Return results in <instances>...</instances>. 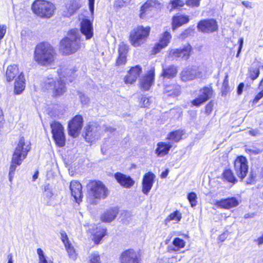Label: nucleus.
<instances>
[{"label": "nucleus", "instance_id": "obj_58", "mask_svg": "<svg viewBox=\"0 0 263 263\" xmlns=\"http://www.w3.org/2000/svg\"><path fill=\"white\" fill-rule=\"evenodd\" d=\"M255 179V176H254L252 173H251L249 177L246 180V183L252 184L254 182Z\"/></svg>", "mask_w": 263, "mask_h": 263}, {"label": "nucleus", "instance_id": "obj_49", "mask_svg": "<svg viewBox=\"0 0 263 263\" xmlns=\"http://www.w3.org/2000/svg\"><path fill=\"white\" fill-rule=\"evenodd\" d=\"M61 239L63 242L64 243L65 247L67 246V245H70L68 238L66 233L64 232H62L61 233Z\"/></svg>", "mask_w": 263, "mask_h": 263}, {"label": "nucleus", "instance_id": "obj_6", "mask_svg": "<svg viewBox=\"0 0 263 263\" xmlns=\"http://www.w3.org/2000/svg\"><path fill=\"white\" fill-rule=\"evenodd\" d=\"M31 8L33 13L39 17L49 18L53 15L55 6L52 3L45 0H35L32 4Z\"/></svg>", "mask_w": 263, "mask_h": 263}, {"label": "nucleus", "instance_id": "obj_12", "mask_svg": "<svg viewBox=\"0 0 263 263\" xmlns=\"http://www.w3.org/2000/svg\"><path fill=\"white\" fill-rule=\"evenodd\" d=\"M197 27L199 31L204 33H210L217 30L218 24L214 19H204L199 22Z\"/></svg>", "mask_w": 263, "mask_h": 263}, {"label": "nucleus", "instance_id": "obj_44", "mask_svg": "<svg viewBox=\"0 0 263 263\" xmlns=\"http://www.w3.org/2000/svg\"><path fill=\"white\" fill-rule=\"evenodd\" d=\"M44 195L47 198H51L53 195L51 186L49 184H47L44 186Z\"/></svg>", "mask_w": 263, "mask_h": 263}, {"label": "nucleus", "instance_id": "obj_14", "mask_svg": "<svg viewBox=\"0 0 263 263\" xmlns=\"http://www.w3.org/2000/svg\"><path fill=\"white\" fill-rule=\"evenodd\" d=\"M121 263H141V258L138 253L133 249L123 251L120 257Z\"/></svg>", "mask_w": 263, "mask_h": 263}, {"label": "nucleus", "instance_id": "obj_25", "mask_svg": "<svg viewBox=\"0 0 263 263\" xmlns=\"http://www.w3.org/2000/svg\"><path fill=\"white\" fill-rule=\"evenodd\" d=\"M128 49V46L123 43L119 45L118 48L119 56L116 62L117 65L120 66L125 64Z\"/></svg>", "mask_w": 263, "mask_h": 263}, {"label": "nucleus", "instance_id": "obj_42", "mask_svg": "<svg viewBox=\"0 0 263 263\" xmlns=\"http://www.w3.org/2000/svg\"><path fill=\"white\" fill-rule=\"evenodd\" d=\"M65 248L69 257L74 260H76L77 259V255L76 253L75 250L71 245L70 244L67 245V246H65Z\"/></svg>", "mask_w": 263, "mask_h": 263}, {"label": "nucleus", "instance_id": "obj_38", "mask_svg": "<svg viewBox=\"0 0 263 263\" xmlns=\"http://www.w3.org/2000/svg\"><path fill=\"white\" fill-rule=\"evenodd\" d=\"M223 176L224 179L229 182L234 184L237 181V179L231 170H226L223 174Z\"/></svg>", "mask_w": 263, "mask_h": 263}, {"label": "nucleus", "instance_id": "obj_60", "mask_svg": "<svg viewBox=\"0 0 263 263\" xmlns=\"http://www.w3.org/2000/svg\"><path fill=\"white\" fill-rule=\"evenodd\" d=\"M263 97V90L259 92L255 97L254 99V102H258L261 98Z\"/></svg>", "mask_w": 263, "mask_h": 263}, {"label": "nucleus", "instance_id": "obj_3", "mask_svg": "<svg viewBox=\"0 0 263 263\" xmlns=\"http://www.w3.org/2000/svg\"><path fill=\"white\" fill-rule=\"evenodd\" d=\"M82 46L81 36L77 29L71 30L67 36L60 42V51L65 55H70L76 52Z\"/></svg>", "mask_w": 263, "mask_h": 263}, {"label": "nucleus", "instance_id": "obj_23", "mask_svg": "<svg viewBox=\"0 0 263 263\" xmlns=\"http://www.w3.org/2000/svg\"><path fill=\"white\" fill-rule=\"evenodd\" d=\"M172 37L171 34L168 32H165L160 37V42L154 47V52L157 53L163 48L166 47L170 42Z\"/></svg>", "mask_w": 263, "mask_h": 263}, {"label": "nucleus", "instance_id": "obj_11", "mask_svg": "<svg viewBox=\"0 0 263 263\" xmlns=\"http://www.w3.org/2000/svg\"><path fill=\"white\" fill-rule=\"evenodd\" d=\"M234 170L236 174L241 181L248 173V161L246 157L239 156L234 161Z\"/></svg>", "mask_w": 263, "mask_h": 263}, {"label": "nucleus", "instance_id": "obj_16", "mask_svg": "<svg viewBox=\"0 0 263 263\" xmlns=\"http://www.w3.org/2000/svg\"><path fill=\"white\" fill-rule=\"evenodd\" d=\"M192 48L187 44L182 48L172 49L170 51L169 55L174 58H180L185 60H187L191 54Z\"/></svg>", "mask_w": 263, "mask_h": 263}, {"label": "nucleus", "instance_id": "obj_9", "mask_svg": "<svg viewBox=\"0 0 263 263\" xmlns=\"http://www.w3.org/2000/svg\"><path fill=\"white\" fill-rule=\"evenodd\" d=\"M103 135L101 126L93 123L85 127V138L88 142H92L99 139Z\"/></svg>", "mask_w": 263, "mask_h": 263}, {"label": "nucleus", "instance_id": "obj_30", "mask_svg": "<svg viewBox=\"0 0 263 263\" xmlns=\"http://www.w3.org/2000/svg\"><path fill=\"white\" fill-rule=\"evenodd\" d=\"M185 245L184 240L176 237L173 241V244L168 245L167 247V252L172 253L179 251L180 249L183 248Z\"/></svg>", "mask_w": 263, "mask_h": 263}, {"label": "nucleus", "instance_id": "obj_32", "mask_svg": "<svg viewBox=\"0 0 263 263\" xmlns=\"http://www.w3.org/2000/svg\"><path fill=\"white\" fill-rule=\"evenodd\" d=\"M189 18L188 16L184 15H176L173 17L172 28L173 30L180 27L184 24L188 23Z\"/></svg>", "mask_w": 263, "mask_h": 263}, {"label": "nucleus", "instance_id": "obj_54", "mask_svg": "<svg viewBox=\"0 0 263 263\" xmlns=\"http://www.w3.org/2000/svg\"><path fill=\"white\" fill-rule=\"evenodd\" d=\"M79 97L81 103L83 104H86L89 101V98L82 93H79Z\"/></svg>", "mask_w": 263, "mask_h": 263}, {"label": "nucleus", "instance_id": "obj_5", "mask_svg": "<svg viewBox=\"0 0 263 263\" xmlns=\"http://www.w3.org/2000/svg\"><path fill=\"white\" fill-rule=\"evenodd\" d=\"M87 201L91 204H96V199L105 198L108 190L101 181H92L87 184Z\"/></svg>", "mask_w": 263, "mask_h": 263}, {"label": "nucleus", "instance_id": "obj_8", "mask_svg": "<svg viewBox=\"0 0 263 263\" xmlns=\"http://www.w3.org/2000/svg\"><path fill=\"white\" fill-rule=\"evenodd\" d=\"M161 4L157 0H147L140 8L139 17L147 20L153 16L154 13L160 9Z\"/></svg>", "mask_w": 263, "mask_h": 263}, {"label": "nucleus", "instance_id": "obj_22", "mask_svg": "<svg viewBox=\"0 0 263 263\" xmlns=\"http://www.w3.org/2000/svg\"><path fill=\"white\" fill-rule=\"evenodd\" d=\"M115 177L118 182L122 186L126 188H130L135 183V181L129 176H127L121 173H117Z\"/></svg>", "mask_w": 263, "mask_h": 263}, {"label": "nucleus", "instance_id": "obj_39", "mask_svg": "<svg viewBox=\"0 0 263 263\" xmlns=\"http://www.w3.org/2000/svg\"><path fill=\"white\" fill-rule=\"evenodd\" d=\"M181 214L178 211H176L170 214L166 218L165 221L166 222H170L171 220H174L178 222L181 220Z\"/></svg>", "mask_w": 263, "mask_h": 263}, {"label": "nucleus", "instance_id": "obj_29", "mask_svg": "<svg viewBox=\"0 0 263 263\" xmlns=\"http://www.w3.org/2000/svg\"><path fill=\"white\" fill-rule=\"evenodd\" d=\"M177 73V68L175 65L162 66L161 76H162L163 78L172 79L176 76Z\"/></svg>", "mask_w": 263, "mask_h": 263}, {"label": "nucleus", "instance_id": "obj_50", "mask_svg": "<svg viewBox=\"0 0 263 263\" xmlns=\"http://www.w3.org/2000/svg\"><path fill=\"white\" fill-rule=\"evenodd\" d=\"M259 74V70L258 68H255L250 71V77L252 80L256 79Z\"/></svg>", "mask_w": 263, "mask_h": 263}, {"label": "nucleus", "instance_id": "obj_36", "mask_svg": "<svg viewBox=\"0 0 263 263\" xmlns=\"http://www.w3.org/2000/svg\"><path fill=\"white\" fill-rule=\"evenodd\" d=\"M183 135L182 130H177L170 133L167 136L166 139L172 142H178L182 138Z\"/></svg>", "mask_w": 263, "mask_h": 263}, {"label": "nucleus", "instance_id": "obj_63", "mask_svg": "<svg viewBox=\"0 0 263 263\" xmlns=\"http://www.w3.org/2000/svg\"><path fill=\"white\" fill-rule=\"evenodd\" d=\"M241 3L246 8L251 9L253 7L252 3L249 1H242Z\"/></svg>", "mask_w": 263, "mask_h": 263}, {"label": "nucleus", "instance_id": "obj_52", "mask_svg": "<svg viewBox=\"0 0 263 263\" xmlns=\"http://www.w3.org/2000/svg\"><path fill=\"white\" fill-rule=\"evenodd\" d=\"M7 26L5 25H0V41L4 37L6 32Z\"/></svg>", "mask_w": 263, "mask_h": 263}, {"label": "nucleus", "instance_id": "obj_17", "mask_svg": "<svg viewBox=\"0 0 263 263\" xmlns=\"http://www.w3.org/2000/svg\"><path fill=\"white\" fill-rule=\"evenodd\" d=\"M213 94V90L209 87H204L200 90V95L199 97L192 102L193 105L199 106L206 102L208 100L211 98Z\"/></svg>", "mask_w": 263, "mask_h": 263}, {"label": "nucleus", "instance_id": "obj_7", "mask_svg": "<svg viewBox=\"0 0 263 263\" xmlns=\"http://www.w3.org/2000/svg\"><path fill=\"white\" fill-rule=\"evenodd\" d=\"M150 27L139 26L134 29L130 33L131 44L135 47H138L143 44L146 40L150 32Z\"/></svg>", "mask_w": 263, "mask_h": 263}, {"label": "nucleus", "instance_id": "obj_64", "mask_svg": "<svg viewBox=\"0 0 263 263\" xmlns=\"http://www.w3.org/2000/svg\"><path fill=\"white\" fill-rule=\"evenodd\" d=\"M168 174V170H166L164 172H162L161 174V177L162 178H164L167 177Z\"/></svg>", "mask_w": 263, "mask_h": 263}, {"label": "nucleus", "instance_id": "obj_27", "mask_svg": "<svg viewBox=\"0 0 263 263\" xmlns=\"http://www.w3.org/2000/svg\"><path fill=\"white\" fill-rule=\"evenodd\" d=\"M215 204L221 208L230 209L237 206L238 204V201L236 198L232 197L217 201Z\"/></svg>", "mask_w": 263, "mask_h": 263}, {"label": "nucleus", "instance_id": "obj_37", "mask_svg": "<svg viewBox=\"0 0 263 263\" xmlns=\"http://www.w3.org/2000/svg\"><path fill=\"white\" fill-rule=\"evenodd\" d=\"M106 230L103 228H97V231L93 234V240L96 244H98L102 238L105 235Z\"/></svg>", "mask_w": 263, "mask_h": 263}, {"label": "nucleus", "instance_id": "obj_46", "mask_svg": "<svg viewBox=\"0 0 263 263\" xmlns=\"http://www.w3.org/2000/svg\"><path fill=\"white\" fill-rule=\"evenodd\" d=\"M228 75L225 77L222 86V95H226L229 91V81L228 79Z\"/></svg>", "mask_w": 263, "mask_h": 263}, {"label": "nucleus", "instance_id": "obj_33", "mask_svg": "<svg viewBox=\"0 0 263 263\" xmlns=\"http://www.w3.org/2000/svg\"><path fill=\"white\" fill-rule=\"evenodd\" d=\"M20 73L19 69L16 65L13 64L8 66L6 71V78L8 82H11L17 74Z\"/></svg>", "mask_w": 263, "mask_h": 263}, {"label": "nucleus", "instance_id": "obj_35", "mask_svg": "<svg viewBox=\"0 0 263 263\" xmlns=\"http://www.w3.org/2000/svg\"><path fill=\"white\" fill-rule=\"evenodd\" d=\"M80 6L78 2L77 1L72 0L69 1L66 5V9L67 12L66 13L65 15L68 17L71 16L80 8Z\"/></svg>", "mask_w": 263, "mask_h": 263}, {"label": "nucleus", "instance_id": "obj_40", "mask_svg": "<svg viewBox=\"0 0 263 263\" xmlns=\"http://www.w3.org/2000/svg\"><path fill=\"white\" fill-rule=\"evenodd\" d=\"M88 263H101L100 255L97 252L91 253L88 257Z\"/></svg>", "mask_w": 263, "mask_h": 263}, {"label": "nucleus", "instance_id": "obj_4", "mask_svg": "<svg viewBox=\"0 0 263 263\" xmlns=\"http://www.w3.org/2000/svg\"><path fill=\"white\" fill-rule=\"evenodd\" d=\"M56 55L53 47L47 43L38 44L34 51V60L42 66H49L54 61Z\"/></svg>", "mask_w": 263, "mask_h": 263}, {"label": "nucleus", "instance_id": "obj_47", "mask_svg": "<svg viewBox=\"0 0 263 263\" xmlns=\"http://www.w3.org/2000/svg\"><path fill=\"white\" fill-rule=\"evenodd\" d=\"M130 0H115L114 6L116 8H122L129 3Z\"/></svg>", "mask_w": 263, "mask_h": 263}, {"label": "nucleus", "instance_id": "obj_20", "mask_svg": "<svg viewBox=\"0 0 263 263\" xmlns=\"http://www.w3.org/2000/svg\"><path fill=\"white\" fill-rule=\"evenodd\" d=\"M155 175L154 174L148 172L144 176L142 181V192L147 195L151 190L153 183Z\"/></svg>", "mask_w": 263, "mask_h": 263}, {"label": "nucleus", "instance_id": "obj_55", "mask_svg": "<svg viewBox=\"0 0 263 263\" xmlns=\"http://www.w3.org/2000/svg\"><path fill=\"white\" fill-rule=\"evenodd\" d=\"M213 104L212 102L209 103L205 106V113L209 115L213 110Z\"/></svg>", "mask_w": 263, "mask_h": 263}, {"label": "nucleus", "instance_id": "obj_57", "mask_svg": "<svg viewBox=\"0 0 263 263\" xmlns=\"http://www.w3.org/2000/svg\"><path fill=\"white\" fill-rule=\"evenodd\" d=\"M101 128L103 130V133L104 132H110L112 133L115 131V129L111 127H108L105 125H104L103 126H101Z\"/></svg>", "mask_w": 263, "mask_h": 263}, {"label": "nucleus", "instance_id": "obj_31", "mask_svg": "<svg viewBox=\"0 0 263 263\" xmlns=\"http://www.w3.org/2000/svg\"><path fill=\"white\" fill-rule=\"evenodd\" d=\"M119 213L117 208H111L105 212L101 216V220L105 222H110L115 219Z\"/></svg>", "mask_w": 263, "mask_h": 263}, {"label": "nucleus", "instance_id": "obj_53", "mask_svg": "<svg viewBox=\"0 0 263 263\" xmlns=\"http://www.w3.org/2000/svg\"><path fill=\"white\" fill-rule=\"evenodd\" d=\"M193 30L191 28H188L186 30H185L181 34H180V37L182 39H185L186 37L189 35L191 34Z\"/></svg>", "mask_w": 263, "mask_h": 263}, {"label": "nucleus", "instance_id": "obj_18", "mask_svg": "<svg viewBox=\"0 0 263 263\" xmlns=\"http://www.w3.org/2000/svg\"><path fill=\"white\" fill-rule=\"evenodd\" d=\"M80 31L85 36L86 40L90 39L93 35V30L91 22L87 19L83 20L81 23Z\"/></svg>", "mask_w": 263, "mask_h": 263}, {"label": "nucleus", "instance_id": "obj_10", "mask_svg": "<svg viewBox=\"0 0 263 263\" xmlns=\"http://www.w3.org/2000/svg\"><path fill=\"white\" fill-rule=\"evenodd\" d=\"M53 138L56 144L60 147L65 144V137L64 127L59 122L54 121L50 124Z\"/></svg>", "mask_w": 263, "mask_h": 263}, {"label": "nucleus", "instance_id": "obj_59", "mask_svg": "<svg viewBox=\"0 0 263 263\" xmlns=\"http://www.w3.org/2000/svg\"><path fill=\"white\" fill-rule=\"evenodd\" d=\"M238 42H239V46L238 52H237V55H236L237 57H238L239 54H240V53L241 52V49H242V47L243 43V38H240Z\"/></svg>", "mask_w": 263, "mask_h": 263}, {"label": "nucleus", "instance_id": "obj_51", "mask_svg": "<svg viewBox=\"0 0 263 263\" xmlns=\"http://www.w3.org/2000/svg\"><path fill=\"white\" fill-rule=\"evenodd\" d=\"M246 151L247 153L251 154V155H257L261 153L262 151L259 149L253 148H246Z\"/></svg>", "mask_w": 263, "mask_h": 263}, {"label": "nucleus", "instance_id": "obj_45", "mask_svg": "<svg viewBox=\"0 0 263 263\" xmlns=\"http://www.w3.org/2000/svg\"><path fill=\"white\" fill-rule=\"evenodd\" d=\"M187 199L190 201L192 207L195 206L197 204V195L194 192H191L187 195Z\"/></svg>", "mask_w": 263, "mask_h": 263}, {"label": "nucleus", "instance_id": "obj_19", "mask_svg": "<svg viewBox=\"0 0 263 263\" xmlns=\"http://www.w3.org/2000/svg\"><path fill=\"white\" fill-rule=\"evenodd\" d=\"M82 188L81 184L78 181L73 180L71 182L70 189L71 195L78 203L81 201L82 197Z\"/></svg>", "mask_w": 263, "mask_h": 263}, {"label": "nucleus", "instance_id": "obj_1", "mask_svg": "<svg viewBox=\"0 0 263 263\" xmlns=\"http://www.w3.org/2000/svg\"><path fill=\"white\" fill-rule=\"evenodd\" d=\"M76 72V70L71 68H68L65 67L60 68L58 70V73L59 76L60 80L56 81L53 78H48L44 82V87L47 90L52 91L53 94L54 96H59L63 95L66 90L64 78L68 80L69 81H72L70 77Z\"/></svg>", "mask_w": 263, "mask_h": 263}, {"label": "nucleus", "instance_id": "obj_13", "mask_svg": "<svg viewBox=\"0 0 263 263\" xmlns=\"http://www.w3.org/2000/svg\"><path fill=\"white\" fill-rule=\"evenodd\" d=\"M83 118L77 115L68 123L69 135L73 137H77L79 135L83 126Z\"/></svg>", "mask_w": 263, "mask_h": 263}, {"label": "nucleus", "instance_id": "obj_43", "mask_svg": "<svg viewBox=\"0 0 263 263\" xmlns=\"http://www.w3.org/2000/svg\"><path fill=\"white\" fill-rule=\"evenodd\" d=\"M184 5V3L181 0H173L169 4V6L171 7V10L183 7Z\"/></svg>", "mask_w": 263, "mask_h": 263}, {"label": "nucleus", "instance_id": "obj_21", "mask_svg": "<svg viewBox=\"0 0 263 263\" xmlns=\"http://www.w3.org/2000/svg\"><path fill=\"white\" fill-rule=\"evenodd\" d=\"M155 76V69L152 68L140 80L141 87L145 90H148L154 83Z\"/></svg>", "mask_w": 263, "mask_h": 263}, {"label": "nucleus", "instance_id": "obj_34", "mask_svg": "<svg viewBox=\"0 0 263 263\" xmlns=\"http://www.w3.org/2000/svg\"><path fill=\"white\" fill-rule=\"evenodd\" d=\"M164 90L168 96L176 97L179 94L180 87L177 84L173 83L165 86Z\"/></svg>", "mask_w": 263, "mask_h": 263}, {"label": "nucleus", "instance_id": "obj_48", "mask_svg": "<svg viewBox=\"0 0 263 263\" xmlns=\"http://www.w3.org/2000/svg\"><path fill=\"white\" fill-rule=\"evenodd\" d=\"M201 0H186L185 4L190 7H199Z\"/></svg>", "mask_w": 263, "mask_h": 263}, {"label": "nucleus", "instance_id": "obj_61", "mask_svg": "<svg viewBox=\"0 0 263 263\" xmlns=\"http://www.w3.org/2000/svg\"><path fill=\"white\" fill-rule=\"evenodd\" d=\"M244 87V84L243 83H241L239 84L237 87V94L238 95H240L242 92Z\"/></svg>", "mask_w": 263, "mask_h": 263}, {"label": "nucleus", "instance_id": "obj_62", "mask_svg": "<svg viewBox=\"0 0 263 263\" xmlns=\"http://www.w3.org/2000/svg\"><path fill=\"white\" fill-rule=\"evenodd\" d=\"M94 3L95 0H88L89 8L91 13H93L94 10Z\"/></svg>", "mask_w": 263, "mask_h": 263}, {"label": "nucleus", "instance_id": "obj_2", "mask_svg": "<svg viewBox=\"0 0 263 263\" xmlns=\"http://www.w3.org/2000/svg\"><path fill=\"white\" fill-rule=\"evenodd\" d=\"M30 149V143L26 142L24 138H21L12 156L9 173V179L12 181L14 172L17 166L21 164L22 161L26 157Z\"/></svg>", "mask_w": 263, "mask_h": 263}, {"label": "nucleus", "instance_id": "obj_28", "mask_svg": "<svg viewBox=\"0 0 263 263\" xmlns=\"http://www.w3.org/2000/svg\"><path fill=\"white\" fill-rule=\"evenodd\" d=\"M25 88V79L23 72H21L15 80L14 92L20 95L22 93Z\"/></svg>", "mask_w": 263, "mask_h": 263}, {"label": "nucleus", "instance_id": "obj_56", "mask_svg": "<svg viewBox=\"0 0 263 263\" xmlns=\"http://www.w3.org/2000/svg\"><path fill=\"white\" fill-rule=\"evenodd\" d=\"M141 102L142 103V106L147 107L149 105V99L146 97H142L141 98Z\"/></svg>", "mask_w": 263, "mask_h": 263}, {"label": "nucleus", "instance_id": "obj_24", "mask_svg": "<svg viewBox=\"0 0 263 263\" xmlns=\"http://www.w3.org/2000/svg\"><path fill=\"white\" fill-rule=\"evenodd\" d=\"M172 146L173 144L171 142L168 143L164 142H158L155 149V153L158 157H163L168 153Z\"/></svg>", "mask_w": 263, "mask_h": 263}, {"label": "nucleus", "instance_id": "obj_15", "mask_svg": "<svg viewBox=\"0 0 263 263\" xmlns=\"http://www.w3.org/2000/svg\"><path fill=\"white\" fill-rule=\"evenodd\" d=\"M181 79L183 81H192L201 76V72L198 68L188 67L184 68L180 73Z\"/></svg>", "mask_w": 263, "mask_h": 263}, {"label": "nucleus", "instance_id": "obj_26", "mask_svg": "<svg viewBox=\"0 0 263 263\" xmlns=\"http://www.w3.org/2000/svg\"><path fill=\"white\" fill-rule=\"evenodd\" d=\"M141 72V69L139 66H136L132 67L125 78V83L126 84H132L135 82Z\"/></svg>", "mask_w": 263, "mask_h": 263}, {"label": "nucleus", "instance_id": "obj_41", "mask_svg": "<svg viewBox=\"0 0 263 263\" xmlns=\"http://www.w3.org/2000/svg\"><path fill=\"white\" fill-rule=\"evenodd\" d=\"M37 253L39 257V263H53L51 260L48 261L45 256L43 251L41 248L37 249Z\"/></svg>", "mask_w": 263, "mask_h": 263}]
</instances>
